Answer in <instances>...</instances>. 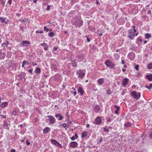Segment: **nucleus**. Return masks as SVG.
I'll list each match as a JSON object with an SVG mask.
<instances>
[{
	"label": "nucleus",
	"mask_w": 152,
	"mask_h": 152,
	"mask_svg": "<svg viewBox=\"0 0 152 152\" xmlns=\"http://www.w3.org/2000/svg\"><path fill=\"white\" fill-rule=\"evenodd\" d=\"M76 74L78 78H83L85 75V70L81 69H78L76 71Z\"/></svg>",
	"instance_id": "1"
},
{
	"label": "nucleus",
	"mask_w": 152,
	"mask_h": 152,
	"mask_svg": "<svg viewBox=\"0 0 152 152\" xmlns=\"http://www.w3.org/2000/svg\"><path fill=\"white\" fill-rule=\"evenodd\" d=\"M46 117L47 118L46 119V121L48 122L49 121V124H53L55 123L56 119L53 116L49 115Z\"/></svg>",
	"instance_id": "2"
},
{
	"label": "nucleus",
	"mask_w": 152,
	"mask_h": 152,
	"mask_svg": "<svg viewBox=\"0 0 152 152\" xmlns=\"http://www.w3.org/2000/svg\"><path fill=\"white\" fill-rule=\"evenodd\" d=\"M136 32V30L135 28L131 29L129 30L128 37L131 39H134V33Z\"/></svg>",
	"instance_id": "3"
},
{
	"label": "nucleus",
	"mask_w": 152,
	"mask_h": 152,
	"mask_svg": "<svg viewBox=\"0 0 152 152\" xmlns=\"http://www.w3.org/2000/svg\"><path fill=\"white\" fill-rule=\"evenodd\" d=\"M131 95L136 100H138L140 97V93L133 91L131 93Z\"/></svg>",
	"instance_id": "4"
},
{
	"label": "nucleus",
	"mask_w": 152,
	"mask_h": 152,
	"mask_svg": "<svg viewBox=\"0 0 152 152\" xmlns=\"http://www.w3.org/2000/svg\"><path fill=\"white\" fill-rule=\"evenodd\" d=\"M104 64L107 66L111 69L113 68L115 65L113 62L109 60H107Z\"/></svg>",
	"instance_id": "5"
},
{
	"label": "nucleus",
	"mask_w": 152,
	"mask_h": 152,
	"mask_svg": "<svg viewBox=\"0 0 152 152\" xmlns=\"http://www.w3.org/2000/svg\"><path fill=\"white\" fill-rule=\"evenodd\" d=\"M51 141L53 144L56 146H57L60 148H62V145L56 140L53 139H52L51 140Z\"/></svg>",
	"instance_id": "6"
},
{
	"label": "nucleus",
	"mask_w": 152,
	"mask_h": 152,
	"mask_svg": "<svg viewBox=\"0 0 152 152\" xmlns=\"http://www.w3.org/2000/svg\"><path fill=\"white\" fill-rule=\"evenodd\" d=\"M73 23L77 26H80L83 25V22L80 20H77L75 22L73 21Z\"/></svg>",
	"instance_id": "7"
},
{
	"label": "nucleus",
	"mask_w": 152,
	"mask_h": 152,
	"mask_svg": "<svg viewBox=\"0 0 152 152\" xmlns=\"http://www.w3.org/2000/svg\"><path fill=\"white\" fill-rule=\"evenodd\" d=\"M9 22V20L7 19L6 18H4L3 17H0V22L4 23L6 24H8Z\"/></svg>",
	"instance_id": "8"
},
{
	"label": "nucleus",
	"mask_w": 152,
	"mask_h": 152,
	"mask_svg": "<svg viewBox=\"0 0 152 152\" xmlns=\"http://www.w3.org/2000/svg\"><path fill=\"white\" fill-rule=\"evenodd\" d=\"M94 111L96 113L101 112L102 111L101 109L100 106L97 105H95L94 107Z\"/></svg>",
	"instance_id": "9"
},
{
	"label": "nucleus",
	"mask_w": 152,
	"mask_h": 152,
	"mask_svg": "<svg viewBox=\"0 0 152 152\" xmlns=\"http://www.w3.org/2000/svg\"><path fill=\"white\" fill-rule=\"evenodd\" d=\"M30 42L28 41H23L20 42V44L21 46L25 47L28 45H29Z\"/></svg>",
	"instance_id": "10"
},
{
	"label": "nucleus",
	"mask_w": 152,
	"mask_h": 152,
	"mask_svg": "<svg viewBox=\"0 0 152 152\" xmlns=\"http://www.w3.org/2000/svg\"><path fill=\"white\" fill-rule=\"evenodd\" d=\"M128 57L131 60H133L135 58V55L134 53H132L128 54Z\"/></svg>",
	"instance_id": "11"
},
{
	"label": "nucleus",
	"mask_w": 152,
	"mask_h": 152,
	"mask_svg": "<svg viewBox=\"0 0 152 152\" xmlns=\"http://www.w3.org/2000/svg\"><path fill=\"white\" fill-rule=\"evenodd\" d=\"M77 91L78 93L80 94L81 96L83 95L84 92L83 88L82 87H79L78 88Z\"/></svg>",
	"instance_id": "12"
},
{
	"label": "nucleus",
	"mask_w": 152,
	"mask_h": 152,
	"mask_svg": "<svg viewBox=\"0 0 152 152\" xmlns=\"http://www.w3.org/2000/svg\"><path fill=\"white\" fill-rule=\"evenodd\" d=\"M102 122L101 118L99 117H97L95 120V123L96 124H99Z\"/></svg>",
	"instance_id": "13"
},
{
	"label": "nucleus",
	"mask_w": 152,
	"mask_h": 152,
	"mask_svg": "<svg viewBox=\"0 0 152 152\" xmlns=\"http://www.w3.org/2000/svg\"><path fill=\"white\" fill-rule=\"evenodd\" d=\"M55 116L56 118H58V117H59L58 120H61L63 118V117L62 115V114L61 113H59L58 114H56L55 115Z\"/></svg>",
	"instance_id": "14"
},
{
	"label": "nucleus",
	"mask_w": 152,
	"mask_h": 152,
	"mask_svg": "<svg viewBox=\"0 0 152 152\" xmlns=\"http://www.w3.org/2000/svg\"><path fill=\"white\" fill-rule=\"evenodd\" d=\"M88 134V132L86 131H84L81 134L82 138H86L87 137Z\"/></svg>",
	"instance_id": "15"
},
{
	"label": "nucleus",
	"mask_w": 152,
	"mask_h": 152,
	"mask_svg": "<svg viewBox=\"0 0 152 152\" xmlns=\"http://www.w3.org/2000/svg\"><path fill=\"white\" fill-rule=\"evenodd\" d=\"M129 79L127 78H125L123 79L122 82V85L124 86H125L128 84Z\"/></svg>",
	"instance_id": "16"
},
{
	"label": "nucleus",
	"mask_w": 152,
	"mask_h": 152,
	"mask_svg": "<svg viewBox=\"0 0 152 152\" xmlns=\"http://www.w3.org/2000/svg\"><path fill=\"white\" fill-rule=\"evenodd\" d=\"M114 107L115 108V113L116 114L118 115L119 113V111L120 109V108L119 106L116 105H114Z\"/></svg>",
	"instance_id": "17"
},
{
	"label": "nucleus",
	"mask_w": 152,
	"mask_h": 152,
	"mask_svg": "<svg viewBox=\"0 0 152 152\" xmlns=\"http://www.w3.org/2000/svg\"><path fill=\"white\" fill-rule=\"evenodd\" d=\"M61 79V76L59 75H56L54 77V79L56 81H59Z\"/></svg>",
	"instance_id": "18"
},
{
	"label": "nucleus",
	"mask_w": 152,
	"mask_h": 152,
	"mask_svg": "<svg viewBox=\"0 0 152 152\" xmlns=\"http://www.w3.org/2000/svg\"><path fill=\"white\" fill-rule=\"evenodd\" d=\"M77 145V143L75 142H72L70 143L71 147L73 148L76 147Z\"/></svg>",
	"instance_id": "19"
},
{
	"label": "nucleus",
	"mask_w": 152,
	"mask_h": 152,
	"mask_svg": "<svg viewBox=\"0 0 152 152\" xmlns=\"http://www.w3.org/2000/svg\"><path fill=\"white\" fill-rule=\"evenodd\" d=\"M104 80L103 78H100L97 80V82L99 85H102L104 82Z\"/></svg>",
	"instance_id": "20"
},
{
	"label": "nucleus",
	"mask_w": 152,
	"mask_h": 152,
	"mask_svg": "<svg viewBox=\"0 0 152 152\" xmlns=\"http://www.w3.org/2000/svg\"><path fill=\"white\" fill-rule=\"evenodd\" d=\"M8 105V103L7 102H4L1 103L0 106L2 108H4L6 107Z\"/></svg>",
	"instance_id": "21"
},
{
	"label": "nucleus",
	"mask_w": 152,
	"mask_h": 152,
	"mask_svg": "<svg viewBox=\"0 0 152 152\" xmlns=\"http://www.w3.org/2000/svg\"><path fill=\"white\" fill-rule=\"evenodd\" d=\"M146 78L149 81H152V74L148 75L146 76Z\"/></svg>",
	"instance_id": "22"
},
{
	"label": "nucleus",
	"mask_w": 152,
	"mask_h": 152,
	"mask_svg": "<svg viewBox=\"0 0 152 152\" xmlns=\"http://www.w3.org/2000/svg\"><path fill=\"white\" fill-rule=\"evenodd\" d=\"M50 131V128L48 127H47L44 129L43 131L44 133L46 134L48 133Z\"/></svg>",
	"instance_id": "23"
},
{
	"label": "nucleus",
	"mask_w": 152,
	"mask_h": 152,
	"mask_svg": "<svg viewBox=\"0 0 152 152\" xmlns=\"http://www.w3.org/2000/svg\"><path fill=\"white\" fill-rule=\"evenodd\" d=\"M78 59H82L84 57V55L82 53H79L77 56Z\"/></svg>",
	"instance_id": "24"
},
{
	"label": "nucleus",
	"mask_w": 152,
	"mask_h": 152,
	"mask_svg": "<svg viewBox=\"0 0 152 152\" xmlns=\"http://www.w3.org/2000/svg\"><path fill=\"white\" fill-rule=\"evenodd\" d=\"M35 72L36 73L38 74H40L41 72V69L39 67H37L35 70Z\"/></svg>",
	"instance_id": "25"
},
{
	"label": "nucleus",
	"mask_w": 152,
	"mask_h": 152,
	"mask_svg": "<svg viewBox=\"0 0 152 152\" xmlns=\"http://www.w3.org/2000/svg\"><path fill=\"white\" fill-rule=\"evenodd\" d=\"M114 56L115 58V60L117 61L118 60L120 57V56L117 53H115L114 54Z\"/></svg>",
	"instance_id": "26"
},
{
	"label": "nucleus",
	"mask_w": 152,
	"mask_h": 152,
	"mask_svg": "<svg viewBox=\"0 0 152 152\" xmlns=\"http://www.w3.org/2000/svg\"><path fill=\"white\" fill-rule=\"evenodd\" d=\"M145 38L149 39L151 37V34L149 33H146L145 35Z\"/></svg>",
	"instance_id": "27"
},
{
	"label": "nucleus",
	"mask_w": 152,
	"mask_h": 152,
	"mask_svg": "<svg viewBox=\"0 0 152 152\" xmlns=\"http://www.w3.org/2000/svg\"><path fill=\"white\" fill-rule=\"evenodd\" d=\"M55 34L53 32H50L48 34V36L50 37H53L55 36Z\"/></svg>",
	"instance_id": "28"
},
{
	"label": "nucleus",
	"mask_w": 152,
	"mask_h": 152,
	"mask_svg": "<svg viewBox=\"0 0 152 152\" xmlns=\"http://www.w3.org/2000/svg\"><path fill=\"white\" fill-rule=\"evenodd\" d=\"M4 127L7 129H9V128L8 127L7 124L6 122H4L3 125Z\"/></svg>",
	"instance_id": "29"
},
{
	"label": "nucleus",
	"mask_w": 152,
	"mask_h": 152,
	"mask_svg": "<svg viewBox=\"0 0 152 152\" xmlns=\"http://www.w3.org/2000/svg\"><path fill=\"white\" fill-rule=\"evenodd\" d=\"M124 125L127 127H129L131 125V123L130 122H127L125 123Z\"/></svg>",
	"instance_id": "30"
},
{
	"label": "nucleus",
	"mask_w": 152,
	"mask_h": 152,
	"mask_svg": "<svg viewBox=\"0 0 152 152\" xmlns=\"http://www.w3.org/2000/svg\"><path fill=\"white\" fill-rule=\"evenodd\" d=\"M148 68L149 69H152V63H150L148 64Z\"/></svg>",
	"instance_id": "31"
},
{
	"label": "nucleus",
	"mask_w": 152,
	"mask_h": 152,
	"mask_svg": "<svg viewBox=\"0 0 152 152\" xmlns=\"http://www.w3.org/2000/svg\"><path fill=\"white\" fill-rule=\"evenodd\" d=\"M152 87V84L151 83L150 84L149 86L148 85H146L145 86V87L149 89H150Z\"/></svg>",
	"instance_id": "32"
},
{
	"label": "nucleus",
	"mask_w": 152,
	"mask_h": 152,
	"mask_svg": "<svg viewBox=\"0 0 152 152\" xmlns=\"http://www.w3.org/2000/svg\"><path fill=\"white\" fill-rule=\"evenodd\" d=\"M89 29L90 31H94L95 30L94 28V27L90 26H89Z\"/></svg>",
	"instance_id": "33"
},
{
	"label": "nucleus",
	"mask_w": 152,
	"mask_h": 152,
	"mask_svg": "<svg viewBox=\"0 0 152 152\" xmlns=\"http://www.w3.org/2000/svg\"><path fill=\"white\" fill-rule=\"evenodd\" d=\"M23 62L24 64L25 65H28L31 63V62H29L27 61H24Z\"/></svg>",
	"instance_id": "34"
},
{
	"label": "nucleus",
	"mask_w": 152,
	"mask_h": 152,
	"mask_svg": "<svg viewBox=\"0 0 152 152\" xmlns=\"http://www.w3.org/2000/svg\"><path fill=\"white\" fill-rule=\"evenodd\" d=\"M97 34H98L100 36H102V34L101 32L99 31H98L97 32Z\"/></svg>",
	"instance_id": "35"
},
{
	"label": "nucleus",
	"mask_w": 152,
	"mask_h": 152,
	"mask_svg": "<svg viewBox=\"0 0 152 152\" xmlns=\"http://www.w3.org/2000/svg\"><path fill=\"white\" fill-rule=\"evenodd\" d=\"M104 130L105 132H108L109 131V130L107 128V127H105L104 128Z\"/></svg>",
	"instance_id": "36"
},
{
	"label": "nucleus",
	"mask_w": 152,
	"mask_h": 152,
	"mask_svg": "<svg viewBox=\"0 0 152 152\" xmlns=\"http://www.w3.org/2000/svg\"><path fill=\"white\" fill-rule=\"evenodd\" d=\"M60 126H62L64 128H65L66 126V124L65 123H64L61 124Z\"/></svg>",
	"instance_id": "37"
},
{
	"label": "nucleus",
	"mask_w": 152,
	"mask_h": 152,
	"mask_svg": "<svg viewBox=\"0 0 152 152\" xmlns=\"http://www.w3.org/2000/svg\"><path fill=\"white\" fill-rule=\"evenodd\" d=\"M40 45L41 46L44 47V46H46L47 44L45 43H43L40 44Z\"/></svg>",
	"instance_id": "38"
},
{
	"label": "nucleus",
	"mask_w": 152,
	"mask_h": 152,
	"mask_svg": "<svg viewBox=\"0 0 152 152\" xmlns=\"http://www.w3.org/2000/svg\"><path fill=\"white\" fill-rule=\"evenodd\" d=\"M29 73H30L31 75L33 74L32 72L33 71V69H28V71Z\"/></svg>",
	"instance_id": "39"
},
{
	"label": "nucleus",
	"mask_w": 152,
	"mask_h": 152,
	"mask_svg": "<svg viewBox=\"0 0 152 152\" xmlns=\"http://www.w3.org/2000/svg\"><path fill=\"white\" fill-rule=\"evenodd\" d=\"M139 66L138 65H136L135 66V68L137 71L139 70Z\"/></svg>",
	"instance_id": "40"
},
{
	"label": "nucleus",
	"mask_w": 152,
	"mask_h": 152,
	"mask_svg": "<svg viewBox=\"0 0 152 152\" xmlns=\"http://www.w3.org/2000/svg\"><path fill=\"white\" fill-rule=\"evenodd\" d=\"M44 29L45 31H47V32H48V28L46 26H45L44 27Z\"/></svg>",
	"instance_id": "41"
},
{
	"label": "nucleus",
	"mask_w": 152,
	"mask_h": 152,
	"mask_svg": "<svg viewBox=\"0 0 152 152\" xmlns=\"http://www.w3.org/2000/svg\"><path fill=\"white\" fill-rule=\"evenodd\" d=\"M36 33H39V34H42L43 33V32L42 31L38 30L36 31Z\"/></svg>",
	"instance_id": "42"
},
{
	"label": "nucleus",
	"mask_w": 152,
	"mask_h": 152,
	"mask_svg": "<svg viewBox=\"0 0 152 152\" xmlns=\"http://www.w3.org/2000/svg\"><path fill=\"white\" fill-rule=\"evenodd\" d=\"M48 46L47 45L46 46H45V47L44 48V49L45 50H47L48 49Z\"/></svg>",
	"instance_id": "43"
},
{
	"label": "nucleus",
	"mask_w": 152,
	"mask_h": 152,
	"mask_svg": "<svg viewBox=\"0 0 152 152\" xmlns=\"http://www.w3.org/2000/svg\"><path fill=\"white\" fill-rule=\"evenodd\" d=\"M71 139L72 140H75L76 138L75 137V136H73L71 138Z\"/></svg>",
	"instance_id": "44"
},
{
	"label": "nucleus",
	"mask_w": 152,
	"mask_h": 152,
	"mask_svg": "<svg viewBox=\"0 0 152 152\" xmlns=\"http://www.w3.org/2000/svg\"><path fill=\"white\" fill-rule=\"evenodd\" d=\"M107 94L108 95H110L111 94V92L109 90H108L107 92Z\"/></svg>",
	"instance_id": "45"
},
{
	"label": "nucleus",
	"mask_w": 152,
	"mask_h": 152,
	"mask_svg": "<svg viewBox=\"0 0 152 152\" xmlns=\"http://www.w3.org/2000/svg\"><path fill=\"white\" fill-rule=\"evenodd\" d=\"M71 93H73L74 96H75L77 94V92H76V91H74V92H73L71 91Z\"/></svg>",
	"instance_id": "46"
},
{
	"label": "nucleus",
	"mask_w": 152,
	"mask_h": 152,
	"mask_svg": "<svg viewBox=\"0 0 152 152\" xmlns=\"http://www.w3.org/2000/svg\"><path fill=\"white\" fill-rule=\"evenodd\" d=\"M50 5H48L46 8V10L48 11L49 10H50Z\"/></svg>",
	"instance_id": "47"
},
{
	"label": "nucleus",
	"mask_w": 152,
	"mask_h": 152,
	"mask_svg": "<svg viewBox=\"0 0 152 152\" xmlns=\"http://www.w3.org/2000/svg\"><path fill=\"white\" fill-rule=\"evenodd\" d=\"M26 143L27 145H29L30 144V142L28 141V140H26Z\"/></svg>",
	"instance_id": "48"
},
{
	"label": "nucleus",
	"mask_w": 152,
	"mask_h": 152,
	"mask_svg": "<svg viewBox=\"0 0 152 152\" xmlns=\"http://www.w3.org/2000/svg\"><path fill=\"white\" fill-rule=\"evenodd\" d=\"M27 21H28V20H27L25 18L23 20L22 22H26Z\"/></svg>",
	"instance_id": "49"
},
{
	"label": "nucleus",
	"mask_w": 152,
	"mask_h": 152,
	"mask_svg": "<svg viewBox=\"0 0 152 152\" xmlns=\"http://www.w3.org/2000/svg\"><path fill=\"white\" fill-rule=\"evenodd\" d=\"M137 41L140 42H141L142 41V39L141 38L138 39Z\"/></svg>",
	"instance_id": "50"
},
{
	"label": "nucleus",
	"mask_w": 152,
	"mask_h": 152,
	"mask_svg": "<svg viewBox=\"0 0 152 152\" xmlns=\"http://www.w3.org/2000/svg\"><path fill=\"white\" fill-rule=\"evenodd\" d=\"M32 64L34 66H36L37 65V64L36 63H35L34 62H32Z\"/></svg>",
	"instance_id": "51"
},
{
	"label": "nucleus",
	"mask_w": 152,
	"mask_h": 152,
	"mask_svg": "<svg viewBox=\"0 0 152 152\" xmlns=\"http://www.w3.org/2000/svg\"><path fill=\"white\" fill-rule=\"evenodd\" d=\"M121 63L122 64H125V62L124 61V60H122L121 61Z\"/></svg>",
	"instance_id": "52"
},
{
	"label": "nucleus",
	"mask_w": 152,
	"mask_h": 152,
	"mask_svg": "<svg viewBox=\"0 0 152 152\" xmlns=\"http://www.w3.org/2000/svg\"><path fill=\"white\" fill-rule=\"evenodd\" d=\"M57 47H54V48H53V49L55 51H56L57 50Z\"/></svg>",
	"instance_id": "53"
},
{
	"label": "nucleus",
	"mask_w": 152,
	"mask_h": 152,
	"mask_svg": "<svg viewBox=\"0 0 152 152\" xmlns=\"http://www.w3.org/2000/svg\"><path fill=\"white\" fill-rule=\"evenodd\" d=\"M8 2L10 4H12V0H9Z\"/></svg>",
	"instance_id": "54"
},
{
	"label": "nucleus",
	"mask_w": 152,
	"mask_h": 152,
	"mask_svg": "<svg viewBox=\"0 0 152 152\" xmlns=\"http://www.w3.org/2000/svg\"><path fill=\"white\" fill-rule=\"evenodd\" d=\"M151 11L150 10H148V14H151Z\"/></svg>",
	"instance_id": "55"
},
{
	"label": "nucleus",
	"mask_w": 152,
	"mask_h": 152,
	"mask_svg": "<svg viewBox=\"0 0 152 152\" xmlns=\"http://www.w3.org/2000/svg\"><path fill=\"white\" fill-rule=\"evenodd\" d=\"M75 137L76 138H78V136L77 133H75Z\"/></svg>",
	"instance_id": "56"
},
{
	"label": "nucleus",
	"mask_w": 152,
	"mask_h": 152,
	"mask_svg": "<svg viewBox=\"0 0 152 152\" xmlns=\"http://www.w3.org/2000/svg\"><path fill=\"white\" fill-rule=\"evenodd\" d=\"M10 152H15V150L12 149L11 150Z\"/></svg>",
	"instance_id": "57"
},
{
	"label": "nucleus",
	"mask_w": 152,
	"mask_h": 152,
	"mask_svg": "<svg viewBox=\"0 0 152 152\" xmlns=\"http://www.w3.org/2000/svg\"><path fill=\"white\" fill-rule=\"evenodd\" d=\"M12 114H14V115H15L16 114V113H15V112L14 111H13L12 112Z\"/></svg>",
	"instance_id": "58"
},
{
	"label": "nucleus",
	"mask_w": 152,
	"mask_h": 152,
	"mask_svg": "<svg viewBox=\"0 0 152 152\" xmlns=\"http://www.w3.org/2000/svg\"><path fill=\"white\" fill-rule=\"evenodd\" d=\"M52 31V29L50 28H49L48 29V31H49L51 32Z\"/></svg>",
	"instance_id": "59"
},
{
	"label": "nucleus",
	"mask_w": 152,
	"mask_h": 152,
	"mask_svg": "<svg viewBox=\"0 0 152 152\" xmlns=\"http://www.w3.org/2000/svg\"><path fill=\"white\" fill-rule=\"evenodd\" d=\"M150 136L151 138H152V132L150 133Z\"/></svg>",
	"instance_id": "60"
},
{
	"label": "nucleus",
	"mask_w": 152,
	"mask_h": 152,
	"mask_svg": "<svg viewBox=\"0 0 152 152\" xmlns=\"http://www.w3.org/2000/svg\"><path fill=\"white\" fill-rule=\"evenodd\" d=\"M38 0H33V1L34 3H36L37 2Z\"/></svg>",
	"instance_id": "61"
},
{
	"label": "nucleus",
	"mask_w": 152,
	"mask_h": 152,
	"mask_svg": "<svg viewBox=\"0 0 152 152\" xmlns=\"http://www.w3.org/2000/svg\"><path fill=\"white\" fill-rule=\"evenodd\" d=\"M87 38V40L88 42H89L90 41V40L89 39V38L88 37Z\"/></svg>",
	"instance_id": "62"
},
{
	"label": "nucleus",
	"mask_w": 152,
	"mask_h": 152,
	"mask_svg": "<svg viewBox=\"0 0 152 152\" xmlns=\"http://www.w3.org/2000/svg\"><path fill=\"white\" fill-rule=\"evenodd\" d=\"M16 15L17 16L19 17L20 15V13H17Z\"/></svg>",
	"instance_id": "63"
},
{
	"label": "nucleus",
	"mask_w": 152,
	"mask_h": 152,
	"mask_svg": "<svg viewBox=\"0 0 152 152\" xmlns=\"http://www.w3.org/2000/svg\"><path fill=\"white\" fill-rule=\"evenodd\" d=\"M72 89L74 91H76V90H75V89L74 87H73L72 88Z\"/></svg>",
	"instance_id": "64"
}]
</instances>
